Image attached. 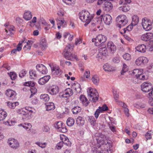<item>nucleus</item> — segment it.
<instances>
[{
    "label": "nucleus",
    "instance_id": "obj_1",
    "mask_svg": "<svg viewBox=\"0 0 153 153\" xmlns=\"http://www.w3.org/2000/svg\"><path fill=\"white\" fill-rule=\"evenodd\" d=\"M73 47L70 44H68L65 48L63 54L65 58L69 60H72L74 59H77L76 55L72 54L71 52L73 50Z\"/></svg>",
    "mask_w": 153,
    "mask_h": 153
},
{
    "label": "nucleus",
    "instance_id": "obj_2",
    "mask_svg": "<svg viewBox=\"0 0 153 153\" xmlns=\"http://www.w3.org/2000/svg\"><path fill=\"white\" fill-rule=\"evenodd\" d=\"M80 19L83 22H85V26H86L92 19V16L90 15V13L87 11L82 10L79 15Z\"/></svg>",
    "mask_w": 153,
    "mask_h": 153
},
{
    "label": "nucleus",
    "instance_id": "obj_3",
    "mask_svg": "<svg viewBox=\"0 0 153 153\" xmlns=\"http://www.w3.org/2000/svg\"><path fill=\"white\" fill-rule=\"evenodd\" d=\"M28 107L25 108H22L18 109L16 111L17 113L21 115L22 116V118L23 119H30L31 118L32 116V113L33 111L32 110V108H30V109H29Z\"/></svg>",
    "mask_w": 153,
    "mask_h": 153
},
{
    "label": "nucleus",
    "instance_id": "obj_4",
    "mask_svg": "<svg viewBox=\"0 0 153 153\" xmlns=\"http://www.w3.org/2000/svg\"><path fill=\"white\" fill-rule=\"evenodd\" d=\"M88 97L89 100L93 102H95L98 99V93L95 89L89 88L87 90Z\"/></svg>",
    "mask_w": 153,
    "mask_h": 153
},
{
    "label": "nucleus",
    "instance_id": "obj_5",
    "mask_svg": "<svg viewBox=\"0 0 153 153\" xmlns=\"http://www.w3.org/2000/svg\"><path fill=\"white\" fill-rule=\"evenodd\" d=\"M117 25L120 28L125 26L128 22L127 17L124 15L118 16L116 19Z\"/></svg>",
    "mask_w": 153,
    "mask_h": 153
},
{
    "label": "nucleus",
    "instance_id": "obj_6",
    "mask_svg": "<svg viewBox=\"0 0 153 153\" xmlns=\"http://www.w3.org/2000/svg\"><path fill=\"white\" fill-rule=\"evenodd\" d=\"M106 37L102 34L98 35L95 38H93L92 39V41L94 42V45L96 46H99L102 43L105 42L107 40Z\"/></svg>",
    "mask_w": 153,
    "mask_h": 153
},
{
    "label": "nucleus",
    "instance_id": "obj_7",
    "mask_svg": "<svg viewBox=\"0 0 153 153\" xmlns=\"http://www.w3.org/2000/svg\"><path fill=\"white\" fill-rule=\"evenodd\" d=\"M99 52L97 58L102 60H104L108 56V52L106 46L100 47L99 49Z\"/></svg>",
    "mask_w": 153,
    "mask_h": 153
},
{
    "label": "nucleus",
    "instance_id": "obj_8",
    "mask_svg": "<svg viewBox=\"0 0 153 153\" xmlns=\"http://www.w3.org/2000/svg\"><path fill=\"white\" fill-rule=\"evenodd\" d=\"M142 25L143 29L146 31L151 30L152 28V22L147 18H144L142 19Z\"/></svg>",
    "mask_w": 153,
    "mask_h": 153
},
{
    "label": "nucleus",
    "instance_id": "obj_9",
    "mask_svg": "<svg viewBox=\"0 0 153 153\" xmlns=\"http://www.w3.org/2000/svg\"><path fill=\"white\" fill-rule=\"evenodd\" d=\"M73 93L72 90L70 88H68L66 89L62 92H60L59 94V96L61 98L68 99L72 95Z\"/></svg>",
    "mask_w": 153,
    "mask_h": 153
},
{
    "label": "nucleus",
    "instance_id": "obj_10",
    "mask_svg": "<svg viewBox=\"0 0 153 153\" xmlns=\"http://www.w3.org/2000/svg\"><path fill=\"white\" fill-rule=\"evenodd\" d=\"M54 126L58 130L62 133H65L67 131V130L65 126V125L62 122L58 121L56 122L54 125Z\"/></svg>",
    "mask_w": 153,
    "mask_h": 153
},
{
    "label": "nucleus",
    "instance_id": "obj_11",
    "mask_svg": "<svg viewBox=\"0 0 153 153\" xmlns=\"http://www.w3.org/2000/svg\"><path fill=\"white\" fill-rule=\"evenodd\" d=\"M99 19H100L101 21L103 19L105 23L108 25H110L112 22V17L109 14L101 15L99 17Z\"/></svg>",
    "mask_w": 153,
    "mask_h": 153
},
{
    "label": "nucleus",
    "instance_id": "obj_12",
    "mask_svg": "<svg viewBox=\"0 0 153 153\" xmlns=\"http://www.w3.org/2000/svg\"><path fill=\"white\" fill-rule=\"evenodd\" d=\"M152 85L151 83L148 82H145L143 83L141 86V89L143 91L148 92L151 90Z\"/></svg>",
    "mask_w": 153,
    "mask_h": 153
},
{
    "label": "nucleus",
    "instance_id": "obj_13",
    "mask_svg": "<svg viewBox=\"0 0 153 153\" xmlns=\"http://www.w3.org/2000/svg\"><path fill=\"white\" fill-rule=\"evenodd\" d=\"M59 88L56 85H52L49 87L48 91L49 94L51 95H56L59 92Z\"/></svg>",
    "mask_w": 153,
    "mask_h": 153
},
{
    "label": "nucleus",
    "instance_id": "obj_14",
    "mask_svg": "<svg viewBox=\"0 0 153 153\" xmlns=\"http://www.w3.org/2000/svg\"><path fill=\"white\" fill-rule=\"evenodd\" d=\"M148 62V59L144 56H140L135 61V63L137 66H140Z\"/></svg>",
    "mask_w": 153,
    "mask_h": 153
},
{
    "label": "nucleus",
    "instance_id": "obj_15",
    "mask_svg": "<svg viewBox=\"0 0 153 153\" xmlns=\"http://www.w3.org/2000/svg\"><path fill=\"white\" fill-rule=\"evenodd\" d=\"M8 143L11 148L15 149H17L19 145L18 141L13 138H9Z\"/></svg>",
    "mask_w": 153,
    "mask_h": 153
},
{
    "label": "nucleus",
    "instance_id": "obj_16",
    "mask_svg": "<svg viewBox=\"0 0 153 153\" xmlns=\"http://www.w3.org/2000/svg\"><path fill=\"white\" fill-rule=\"evenodd\" d=\"M5 94L9 98L10 100H12L15 98L16 95L15 91L11 89L7 90L6 91Z\"/></svg>",
    "mask_w": 153,
    "mask_h": 153
},
{
    "label": "nucleus",
    "instance_id": "obj_17",
    "mask_svg": "<svg viewBox=\"0 0 153 153\" xmlns=\"http://www.w3.org/2000/svg\"><path fill=\"white\" fill-rule=\"evenodd\" d=\"M37 70L42 74H46L48 73L47 68L42 64H39L36 66Z\"/></svg>",
    "mask_w": 153,
    "mask_h": 153
},
{
    "label": "nucleus",
    "instance_id": "obj_18",
    "mask_svg": "<svg viewBox=\"0 0 153 153\" xmlns=\"http://www.w3.org/2000/svg\"><path fill=\"white\" fill-rule=\"evenodd\" d=\"M153 38V34L152 33H146L142 35L141 37V39L145 41L150 40Z\"/></svg>",
    "mask_w": 153,
    "mask_h": 153
},
{
    "label": "nucleus",
    "instance_id": "obj_19",
    "mask_svg": "<svg viewBox=\"0 0 153 153\" xmlns=\"http://www.w3.org/2000/svg\"><path fill=\"white\" fill-rule=\"evenodd\" d=\"M102 137H104L103 135H102L101 136L99 137L98 138H96V139L97 141V143L100 144V145H108L109 146V148L111 147H112L111 143H108V142H107V143L105 142L104 140L102 139Z\"/></svg>",
    "mask_w": 153,
    "mask_h": 153
},
{
    "label": "nucleus",
    "instance_id": "obj_20",
    "mask_svg": "<svg viewBox=\"0 0 153 153\" xmlns=\"http://www.w3.org/2000/svg\"><path fill=\"white\" fill-rule=\"evenodd\" d=\"M107 46V48L113 53L116 50V46L114 45L113 42L111 41L108 42Z\"/></svg>",
    "mask_w": 153,
    "mask_h": 153
},
{
    "label": "nucleus",
    "instance_id": "obj_21",
    "mask_svg": "<svg viewBox=\"0 0 153 153\" xmlns=\"http://www.w3.org/2000/svg\"><path fill=\"white\" fill-rule=\"evenodd\" d=\"M50 78L49 75L45 76L39 79L38 81V83L40 85H44L47 82Z\"/></svg>",
    "mask_w": 153,
    "mask_h": 153
},
{
    "label": "nucleus",
    "instance_id": "obj_22",
    "mask_svg": "<svg viewBox=\"0 0 153 153\" xmlns=\"http://www.w3.org/2000/svg\"><path fill=\"white\" fill-rule=\"evenodd\" d=\"M113 8V5L111 2L106 1L105 2L103 9L105 10L110 11Z\"/></svg>",
    "mask_w": 153,
    "mask_h": 153
},
{
    "label": "nucleus",
    "instance_id": "obj_23",
    "mask_svg": "<svg viewBox=\"0 0 153 153\" xmlns=\"http://www.w3.org/2000/svg\"><path fill=\"white\" fill-rule=\"evenodd\" d=\"M18 126H22L28 132H30L32 125L30 123H24L19 124Z\"/></svg>",
    "mask_w": 153,
    "mask_h": 153
},
{
    "label": "nucleus",
    "instance_id": "obj_24",
    "mask_svg": "<svg viewBox=\"0 0 153 153\" xmlns=\"http://www.w3.org/2000/svg\"><path fill=\"white\" fill-rule=\"evenodd\" d=\"M60 139L62 140V141L64 144L68 146H70L71 145V143L69 141L68 138L65 136L62 135L60 137Z\"/></svg>",
    "mask_w": 153,
    "mask_h": 153
},
{
    "label": "nucleus",
    "instance_id": "obj_25",
    "mask_svg": "<svg viewBox=\"0 0 153 153\" xmlns=\"http://www.w3.org/2000/svg\"><path fill=\"white\" fill-rule=\"evenodd\" d=\"M79 99L83 105L86 106L89 103V102L87 98L84 95H82L79 97Z\"/></svg>",
    "mask_w": 153,
    "mask_h": 153
},
{
    "label": "nucleus",
    "instance_id": "obj_26",
    "mask_svg": "<svg viewBox=\"0 0 153 153\" xmlns=\"http://www.w3.org/2000/svg\"><path fill=\"white\" fill-rule=\"evenodd\" d=\"M135 49L139 52L144 53L146 51V46L144 44L139 45L135 48Z\"/></svg>",
    "mask_w": 153,
    "mask_h": 153
},
{
    "label": "nucleus",
    "instance_id": "obj_27",
    "mask_svg": "<svg viewBox=\"0 0 153 153\" xmlns=\"http://www.w3.org/2000/svg\"><path fill=\"white\" fill-rule=\"evenodd\" d=\"M143 70L142 69H136L133 70L132 74L135 75L137 79H138V76L143 73Z\"/></svg>",
    "mask_w": 153,
    "mask_h": 153
},
{
    "label": "nucleus",
    "instance_id": "obj_28",
    "mask_svg": "<svg viewBox=\"0 0 153 153\" xmlns=\"http://www.w3.org/2000/svg\"><path fill=\"white\" fill-rule=\"evenodd\" d=\"M85 123L83 118L81 117H78L76 119V123L79 126H82L84 125Z\"/></svg>",
    "mask_w": 153,
    "mask_h": 153
},
{
    "label": "nucleus",
    "instance_id": "obj_29",
    "mask_svg": "<svg viewBox=\"0 0 153 153\" xmlns=\"http://www.w3.org/2000/svg\"><path fill=\"white\" fill-rule=\"evenodd\" d=\"M91 80L94 84L97 85H98L100 81V79L97 75H94L92 77Z\"/></svg>",
    "mask_w": 153,
    "mask_h": 153
},
{
    "label": "nucleus",
    "instance_id": "obj_30",
    "mask_svg": "<svg viewBox=\"0 0 153 153\" xmlns=\"http://www.w3.org/2000/svg\"><path fill=\"white\" fill-rule=\"evenodd\" d=\"M7 116V112L2 109H0V121L4 120Z\"/></svg>",
    "mask_w": 153,
    "mask_h": 153
},
{
    "label": "nucleus",
    "instance_id": "obj_31",
    "mask_svg": "<svg viewBox=\"0 0 153 153\" xmlns=\"http://www.w3.org/2000/svg\"><path fill=\"white\" fill-rule=\"evenodd\" d=\"M46 110L48 111L53 110L55 108V106L53 102H50L46 104Z\"/></svg>",
    "mask_w": 153,
    "mask_h": 153
},
{
    "label": "nucleus",
    "instance_id": "obj_32",
    "mask_svg": "<svg viewBox=\"0 0 153 153\" xmlns=\"http://www.w3.org/2000/svg\"><path fill=\"white\" fill-rule=\"evenodd\" d=\"M40 47L43 50L45 49L47 47L46 41L45 39H41L40 43Z\"/></svg>",
    "mask_w": 153,
    "mask_h": 153
},
{
    "label": "nucleus",
    "instance_id": "obj_33",
    "mask_svg": "<svg viewBox=\"0 0 153 153\" xmlns=\"http://www.w3.org/2000/svg\"><path fill=\"white\" fill-rule=\"evenodd\" d=\"M24 18L27 20H30L32 18L31 13L29 11L25 12L23 16Z\"/></svg>",
    "mask_w": 153,
    "mask_h": 153
},
{
    "label": "nucleus",
    "instance_id": "obj_34",
    "mask_svg": "<svg viewBox=\"0 0 153 153\" xmlns=\"http://www.w3.org/2000/svg\"><path fill=\"white\" fill-rule=\"evenodd\" d=\"M139 21V18L137 15H134L132 17V22L131 23L133 25H136Z\"/></svg>",
    "mask_w": 153,
    "mask_h": 153
},
{
    "label": "nucleus",
    "instance_id": "obj_35",
    "mask_svg": "<svg viewBox=\"0 0 153 153\" xmlns=\"http://www.w3.org/2000/svg\"><path fill=\"white\" fill-rule=\"evenodd\" d=\"M40 98L42 101L45 102L48 101L50 99L49 95L47 94H41L40 96Z\"/></svg>",
    "mask_w": 153,
    "mask_h": 153
},
{
    "label": "nucleus",
    "instance_id": "obj_36",
    "mask_svg": "<svg viewBox=\"0 0 153 153\" xmlns=\"http://www.w3.org/2000/svg\"><path fill=\"white\" fill-rule=\"evenodd\" d=\"M103 68L105 71H111L113 70L112 66L107 63H106L104 65Z\"/></svg>",
    "mask_w": 153,
    "mask_h": 153
},
{
    "label": "nucleus",
    "instance_id": "obj_37",
    "mask_svg": "<svg viewBox=\"0 0 153 153\" xmlns=\"http://www.w3.org/2000/svg\"><path fill=\"white\" fill-rule=\"evenodd\" d=\"M19 104V103L18 102H7V105L9 107V108L13 109L15 108L16 106Z\"/></svg>",
    "mask_w": 153,
    "mask_h": 153
},
{
    "label": "nucleus",
    "instance_id": "obj_38",
    "mask_svg": "<svg viewBox=\"0 0 153 153\" xmlns=\"http://www.w3.org/2000/svg\"><path fill=\"white\" fill-rule=\"evenodd\" d=\"M119 9L124 12H126L129 10L130 7L127 4H123V6L119 7Z\"/></svg>",
    "mask_w": 153,
    "mask_h": 153
},
{
    "label": "nucleus",
    "instance_id": "obj_39",
    "mask_svg": "<svg viewBox=\"0 0 153 153\" xmlns=\"http://www.w3.org/2000/svg\"><path fill=\"white\" fill-rule=\"evenodd\" d=\"M66 123L68 126H71L74 123V120L71 117H69L67 120Z\"/></svg>",
    "mask_w": 153,
    "mask_h": 153
},
{
    "label": "nucleus",
    "instance_id": "obj_40",
    "mask_svg": "<svg viewBox=\"0 0 153 153\" xmlns=\"http://www.w3.org/2000/svg\"><path fill=\"white\" fill-rule=\"evenodd\" d=\"M81 110V108L79 106H75L72 109V111L73 114H76L80 112Z\"/></svg>",
    "mask_w": 153,
    "mask_h": 153
},
{
    "label": "nucleus",
    "instance_id": "obj_41",
    "mask_svg": "<svg viewBox=\"0 0 153 153\" xmlns=\"http://www.w3.org/2000/svg\"><path fill=\"white\" fill-rule=\"evenodd\" d=\"M30 77L31 79H34L37 76L36 72L35 71L33 70H31L29 72Z\"/></svg>",
    "mask_w": 153,
    "mask_h": 153
},
{
    "label": "nucleus",
    "instance_id": "obj_42",
    "mask_svg": "<svg viewBox=\"0 0 153 153\" xmlns=\"http://www.w3.org/2000/svg\"><path fill=\"white\" fill-rule=\"evenodd\" d=\"M56 20V22H58V25H62L65 22L64 18L63 17H58Z\"/></svg>",
    "mask_w": 153,
    "mask_h": 153
},
{
    "label": "nucleus",
    "instance_id": "obj_43",
    "mask_svg": "<svg viewBox=\"0 0 153 153\" xmlns=\"http://www.w3.org/2000/svg\"><path fill=\"white\" fill-rule=\"evenodd\" d=\"M52 71L53 73L56 75H58L59 74H61L62 73L61 70L58 67L57 68H53L52 69Z\"/></svg>",
    "mask_w": 153,
    "mask_h": 153
},
{
    "label": "nucleus",
    "instance_id": "obj_44",
    "mask_svg": "<svg viewBox=\"0 0 153 153\" xmlns=\"http://www.w3.org/2000/svg\"><path fill=\"white\" fill-rule=\"evenodd\" d=\"M11 79L12 80H14L16 78L17 75L14 72H11L9 73H8Z\"/></svg>",
    "mask_w": 153,
    "mask_h": 153
},
{
    "label": "nucleus",
    "instance_id": "obj_45",
    "mask_svg": "<svg viewBox=\"0 0 153 153\" xmlns=\"http://www.w3.org/2000/svg\"><path fill=\"white\" fill-rule=\"evenodd\" d=\"M128 71V67L125 64L123 63V67L122 71H121V75L124 74L125 73H126Z\"/></svg>",
    "mask_w": 153,
    "mask_h": 153
},
{
    "label": "nucleus",
    "instance_id": "obj_46",
    "mask_svg": "<svg viewBox=\"0 0 153 153\" xmlns=\"http://www.w3.org/2000/svg\"><path fill=\"white\" fill-rule=\"evenodd\" d=\"M148 78V76L145 73H143L138 76V79L144 80L147 79Z\"/></svg>",
    "mask_w": 153,
    "mask_h": 153
},
{
    "label": "nucleus",
    "instance_id": "obj_47",
    "mask_svg": "<svg viewBox=\"0 0 153 153\" xmlns=\"http://www.w3.org/2000/svg\"><path fill=\"white\" fill-rule=\"evenodd\" d=\"M74 86L75 87H74V89L76 91L77 93H80L81 90L80 85L77 83Z\"/></svg>",
    "mask_w": 153,
    "mask_h": 153
},
{
    "label": "nucleus",
    "instance_id": "obj_48",
    "mask_svg": "<svg viewBox=\"0 0 153 153\" xmlns=\"http://www.w3.org/2000/svg\"><path fill=\"white\" fill-rule=\"evenodd\" d=\"M24 85L27 86L33 87L35 85V83L33 82L30 81L25 82Z\"/></svg>",
    "mask_w": 153,
    "mask_h": 153
},
{
    "label": "nucleus",
    "instance_id": "obj_49",
    "mask_svg": "<svg viewBox=\"0 0 153 153\" xmlns=\"http://www.w3.org/2000/svg\"><path fill=\"white\" fill-rule=\"evenodd\" d=\"M16 123L15 121L12 120H8L4 123L6 125L11 126L14 125Z\"/></svg>",
    "mask_w": 153,
    "mask_h": 153
},
{
    "label": "nucleus",
    "instance_id": "obj_50",
    "mask_svg": "<svg viewBox=\"0 0 153 153\" xmlns=\"http://www.w3.org/2000/svg\"><path fill=\"white\" fill-rule=\"evenodd\" d=\"M108 108V107L105 104L103 105L102 107H99L98 109L101 112L103 111L107 110Z\"/></svg>",
    "mask_w": 153,
    "mask_h": 153
},
{
    "label": "nucleus",
    "instance_id": "obj_51",
    "mask_svg": "<svg viewBox=\"0 0 153 153\" xmlns=\"http://www.w3.org/2000/svg\"><path fill=\"white\" fill-rule=\"evenodd\" d=\"M148 47L149 51H153V40H152L149 42Z\"/></svg>",
    "mask_w": 153,
    "mask_h": 153
},
{
    "label": "nucleus",
    "instance_id": "obj_52",
    "mask_svg": "<svg viewBox=\"0 0 153 153\" xmlns=\"http://www.w3.org/2000/svg\"><path fill=\"white\" fill-rule=\"evenodd\" d=\"M36 144L42 148H45L47 144V143L46 142L41 143L39 142H36Z\"/></svg>",
    "mask_w": 153,
    "mask_h": 153
},
{
    "label": "nucleus",
    "instance_id": "obj_53",
    "mask_svg": "<svg viewBox=\"0 0 153 153\" xmlns=\"http://www.w3.org/2000/svg\"><path fill=\"white\" fill-rule=\"evenodd\" d=\"M30 90L31 94L30 97V98H31L34 94L36 93L37 89L36 88H35L33 87H32V88H30Z\"/></svg>",
    "mask_w": 153,
    "mask_h": 153
},
{
    "label": "nucleus",
    "instance_id": "obj_54",
    "mask_svg": "<svg viewBox=\"0 0 153 153\" xmlns=\"http://www.w3.org/2000/svg\"><path fill=\"white\" fill-rule=\"evenodd\" d=\"M39 20V22L41 23L44 25L46 26H50V25L48 24L46 22L45 20L43 18H40Z\"/></svg>",
    "mask_w": 153,
    "mask_h": 153
},
{
    "label": "nucleus",
    "instance_id": "obj_55",
    "mask_svg": "<svg viewBox=\"0 0 153 153\" xmlns=\"http://www.w3.org/2000/svg\"><path fill=\"white\" fill-rule=\"evenodd\" d=\"M88 120L89 122L91 123V125H94L95 120L94 118V117L93 116H90L88 117Z\"/></svg>",
    "mask_w": 153,
    "mask_h": 153
},
{
    "label": "nucleus",
    "instance_id": "obj_56",
    "mask_svg": "<svg viewBox=\"0 0 153 153\" xmlns=\"http://www.w3.org/2000/svg\"><path fill=\"white\" fill-rule=\"evenodd\" d=\"M22 48L21 46H17L16 48H15L12 50L11 53H15L17 51H19L22 50Z\"/></svg>",
    "mask_w": 153,
    "mask_h": 153
},
{
    "label": "nucleus",
    "instance_id": "obj_57",
    "mask_svg": "<svg viewBox=\"0 0 153 153\" xmlns=\"http://www.w3.org/2000/svg\"><path fill=\"white\" fill-rule=\"evenodd\" d=\"M63 1L67 4H72L75 3V0H63Z\"/></svg>",
    "mask_w": 153,
    "mask_h": 153
},
{
    "label": "nucleus",
    "instance_id": "obj_58",
    "mask_svg": "<svg viewBox=\"0 0 153 153\" xmlns=\"http://www.w3.org/2000/svg\"><path fill=\"white\" fill-rule=\"evenodd\" d=\"M123 59L126 60H129L131 59V56L129 54L127 53L123 55Z\"/></svg>",
    "mask_w": 153,
    "mask_h": 153
},
{
    "label": "nucleus",
    "instance_id": "obj_59",
    "mask_svg": "<svg viewBox=\"0 0 153 153\" xmlns=\"http://www.w3.org/2000/svg\"><path fill=\"white\" fill-rule=\"evenodd\" d=\"M134 26V25H133L132 24V23H131V25L127 26L126 28H124L123 29L124 33H126V30L128 31L131 30L133 28V26Z\"/></svg>",
    "mask_w": 153,
    "mask_h": 153
},
{
    "label": "nucleus",
    "instance_id": "obj_60",
    "mask_svg": "<svg viewBox=\"0 0 153 153\" xmlns=\"http://www.w3.org/2000/svg\"><path fill=\"white\" fill-rule=\"evenodd\" d=\"M152 91L149 94V96L150 97L149 99V101L152 102L153 101V87L151 88Z\"/></svg>",
    "mask_w": 153,
    "mask_h": 153
},
{
    "label": "nucleus",
    "instance_id": "obj_61",
    "mask_svg": "<svg viewBox=\"0 0 153 153\" xmlns=\"http://www.w3.org/2000/svg\"><path fill=\"white\" fill-rule=\"evenodd\" d=\"M27 71L25 70H22L20 71L19 74V76L20 77L22 78L26 75Z\"/></svg>",
    "mask_w": 153,
    "mask_h": 153
},
{
    "label": "nucleus",
    "instance_id": "obj_62",
    "mask_svg": "<svg viewBox=\"0 0 153 153\" xmlns=\"http://www.w3.org/2000/svg\"><path fill=\"white\" fill-rule=\"evenodd\" d=\"M14 27L13 26H10L7 29H5V31L7 33H8V31L9 32L11 33H12V31H13L14 30Z\"/></svg>",
    "mask_w": 153,
    "mask_h": 153
},
{
    "label": "nucleus",
    "instance_id": "obj_63",
    "mask_svg": "<svg viewBox=\"0 0 153 153\" xmlns=\"http://www.w3.org/2000/svg\"><path fill=\"white\" fill-rule=\"evenodd\" d=\"M147 71L149 72H153V64L149 65L147 67Z\"/></svg>",
    "mask_w": 153,
    "mask_h": 153
},
{
    "label": "nucleus",
    "instance_id": "obj_64",
    "mask_svg": "<svg viewBox=\"0 0 153 153\" xmlns=\"http://www.w3.org/2000/svg\"><path fill=\"white\" fill-rule=\"evenodd\" d=\"M63 144L62 141L59 142L57 144L56 148L58 149H60L62 147Z\"/></svg>",
    "mask_w": 153,
    "mask_h": 153
}]
</instances>
